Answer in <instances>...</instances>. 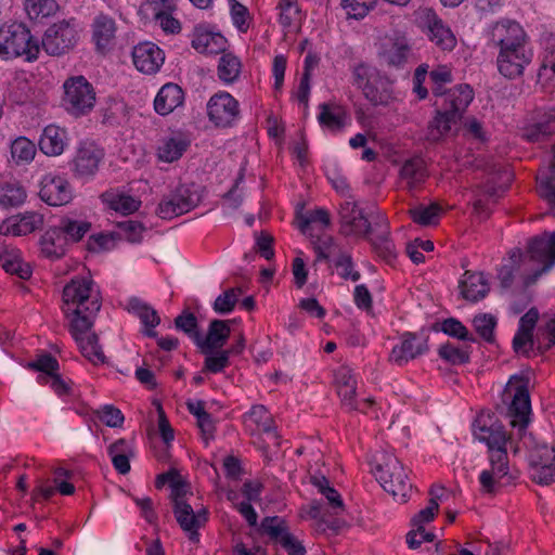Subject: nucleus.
<instances>
[{
    "label": "nucleus",
    "instance_id": "f257e3e1",
    "mask_svg": "<svg viewBox=\"0 0 555 555\" xmlns=\"http://www.w3.org/2000/svg\"><path fill=\"white\" fill-rule=\"evenodd\" d=\"M474 435L488 447L490 469L479 475L481 491L494 493L496 481L506 477L509 472L506 443L509 439L504 426L493 414H480L474 423Z\"/></svg>",
    "mask_w": 555,
    "mask_h": 555
},
{
    "label": "nucleus",
    "instance_id": "f03ea898",
    "mask_svg": "<svg viewBox=\"0 0 555 555\" xmlns=\"http://www.w3.org/2000/svg\"><path fill=\"white\" fill-rule=\"evenodd\" d=\"M446 85H434L433 94L437 107L434 118L427 127L428 141L438 142L447 135L452 127L463 117L467 107L474 100V90L467 83L457 85L446 90Z\"/></svg>",
    "mask_w": 555,
    "mask_h": 555
},
{
    "label": "nucleus",
    "instance_id": "7ed1b4c3",
    "mask_svg": "<svg viewBox=\"0 0 555 555\" xmlns=\"http://www.w3.org/2000/svg\"><path fill=\"white\" fill-rule=\"evenodd\" d=\"M62 311L75 331L91 330L102 302L91 276H75L63 288Z\"/></svg>",
    "mask_w": 555,
    "mask_h": 555
},
{
    "label": "nucleus",
    "instance_id": "20e7f679",
    "mask_svg": "<svg viewBox=\"0 0 555 555\" xmlns=\"http://www.w3.org/2000/svg\"><path fill=\"white\" fill-rule=\"evenodd\" d=\"M502 401L506 405V417L513 429L522 438L531 423V399L529 392V379L521 375H513L502 395Z\"/></svg>",
    "mask_w": 555,
    "mask_h": 555
},
{
    "label": "nucleus",
    "instance_id": "39448f33",
    "mask_svg": "<svg viewBox=\"0 0 555 555\" xmlns=\"http://www.w3.org/2000/svg\"><path fill=\"white\" fill-rule=\"evenodd\" d=\"M39 52L40 44L25 24L14 22L0 26V59L24 57L27 62H34Z\"/></svg>",
    "mask_w": 555,
    "mask_h": 555
},
{
    "label": "nucleus",
    "instance_id": "423d86ee",
    "mask_svg": "<svg viewBox=\"0 0 555 555\" xmlns=\"http://www.w3.org/2000/svg\"><path fill=\"white\" fill-rule=\"evenodd\" d=\"M202 188L195 183H182L160 199L156 214L164 220H171L189 212L202 201Z\"/></svg>",
    "mask_w": 555,
    "mask_h": 555
},
{
    "label": "nucleus",
    "instance_id": "0eeeda50",
    "mask_svg": "<svg viewBox=\"0 0 555 555\" xmlns=\"http://www.w3.org/2000/svg\"><path fill=\"white\" fill-rule=\"evenodd\" d=\"M63 88V105L69 114L79 117L87 115L93 109L95 91L86 77H69L65 80Z\"/></svg>",
    "mask_w": 555,
    "mask_h": 555
},
{
    "label": "nucleus",
    "instance_id": "6e6552de",
    "mask_svg": "<svg viewBox=\"0 0 555 555\" xmlns=\"http://www.w3.org/2000/svg\"><path fill=\"white\" fill-rule=\"evenodd\" d=\"M79 40L75 18L59 21L47 28L41 47L51 56H61L73 50Z\"/></svg>",
    "mask_w": 555,
    "mask_h": 555
},
{
    "label": "nucleus",
    "instance_id": "1a4fd4ad",
    "mask_svg": "<svg viewBox=\"0 0 555 555\" xmlns=\"http://www.w3.org/2000/svg\"><path fill=\"white\" fill-rule=\"evenodd\" d=\"M415 21L429 40L440 50L452 51L456 47V38L452 29L433 8L420 7L415 11Z\"/></svg>",
    "mask_w": 555,
    "mask_h": 555
},
{
    "label": "nucleus",
    "instance_id": "9d476101",
    "mask_svg": "<svg viewBox=\"0 0 555 555\" xmlns=\"http://www.w3.org/2000/svg\"><path fill=\"white\" fill-rule=\"evenodd\" d=\"M429 335L430 328L428 326H423L417 332L402 333L400 343L392 348L388 360L402 366L426 354L429 351Z\"/></svg>",
    "mask_w": 555,
    "mask_h": 555
},
{
    "label": "nucleus",
    "instance_id": "9b49d317",
    "mask_svg": "<svg viewBox=\"0 0 555 555\" xmlns=\"http://www.w3.org/2000/svg\"><path fill=\"white\" fill-rule=\"evenodd\" d=\"M384 491L389 493L395 502L406 503L411 496L412 485L408 474L398 457L384 450Z\"/></svg>",
    "mask_w": 555,
    "mask_h": 555
},
{
    "label": "nucleus",
    "instance_id": "f8f14e48",
    "mask_svg": "<svg viewBox=\"0 0 555 555\" xmlns=\"http://www.w3.org/2000/svg\"><path fill=\"white\" fill-rule=\"evenodd\" d=\"M261 534L269 537V540L280 545L288 555H306L307 551L291 531L286 520L279 516L264 517L259 526Z\"/></svg>",
    "mask_w": 555,
    "mask_h": 555
},
{
    "label": "nucleus",
    "instance_id": "ddd939ff",
    "mask_svg": "<svg viewBox=\"0 0 555 555\" xmlns=\"http://www.w3.org/2000/svg\"><path fill=\"white\" fill-rule=\"evenodd\" d=\"M487 37L489 46L503 49H511L527 43V34L522 26L511 18H501L492 23L488 30Z\"/></svg>",
    "mask_w": 555,
    "mask_h": 555
},
{
    "label": "nucleus",
    "instance_id": "4468645a",
    "mask_svg": "<svg viewBox=\"0 0 555 555\" xmlns=\"http://www.w3.org/2000/svg\"><path fill=\"white\" fill-rule=\"evenodd\" d=\"M206 108L209 121L218 128H230L240 117V104L227 91H219L211 95Z\"/></svg>",
    "mask_w": 555,
    "mask_h": 555
},
{
    "label": "nucleus",
    "instance_id": "2eb2a0df",
    "mask_svg": "<svg viewBox=\"0 0 555 555\" xmlns=\"http://www.w3.org/2000/svg\"><path fill=\"white\" fill-rule=\"evenodd\" d=\"M532 51L527 46H519L499 51L496 56L498 70L508 79H515L524 74L527 65L531 63Z\"/></svg>",
    "mask_w": 555,
    "mask_h": 555
},
{
    "label": "nucleus",
    "instance_id": "dca6fc26",
    "mask_svg": "<svg viewBox=\"0 0 555 555\" xmlns=\"http://www.w3.org/2000/svg\"><path fill=\"white\" fill-rule=\"evenodd\" d=\"M429 178V170L426 160L414 155L403 160L398 172V183L400 188L412 193L423 188Z\"/></svg>",
    "mask_w": 555,
    "mask_h": 555
},
{
    "label": "nucleus",
    "instance_id": "f3484780",
    "mask_svg": "<svg viewBox=\"0 0 555 555\" xmlns=\"http://www.w3.org/2000/svg\"><path fill=\"white\" fill-rule=\"evenodd\" d=\"M39 197L50 206H63L73 199V189L66 178L47 173L40 181Z\"/></svg>",
    "mask_w": 555,
    "mask_h": 555
},
{
    "label": "nucleus",
    "instance_id": "a211bd4d",
    "mask_svg": "<svg viewBox=\"0 0 555 555\" xmlns=\"http://www.w3.org/2000/svg\"><path fill=\"white\" fill-rule=\"evenodd\" d=\"M104 158V151L93 142H83L73 159V173L80 179L92 178Z\"/></svg>",
    "mask_w": 555,
    "mask_h": 555
},
{
    "label": "nucleus",
    "instance_id": "6ab92c4d",
    "mask_svg": "<svg viewBox=\"0 0 555 555\" xmlns=\"http://www.w3.org/2000/svg\"><path fill=\"white\" fill-rule=\"evenodd\" d=\"M354 83L360 88L373 105L382 103V93L379 91L380 74L379 70L367 64H360L353 70Z\"/></svg>",
    "mask_w": 555,
    "mask_h": 555
},
{
    "label": "nucleus",
    "instance_id": "aec40b11",
    "mask_svg": "<svg viewBox=\"0 0 555 555\" xmlns=\"http://www.w3.org/2000/svg\"><path fill=\"white\" fill-rule=\"evenodd\" d=\"M172 509L177 522L188 533L190 541L197 543L199 541L198 529L208 520L207 511L202 509L195 513L189 503H180Z\"/></svg>",
    "mask_w": 555,
    "mask_h": 555
},
{
    "label": "nucleus",
    "instance_id": "412c9836",
    "mask_svg": "<svg viewBox=\"0 0 555 555\" xmlns=\"http://www.w3.org/2000/svg\"><path fill=\"white\" fill-rule=\"evenodd\" d=\"M527 253L530 258L543 264V271L555 264V233L544 232L529 240Z\"/></svg>",
    "mask_w": 555,
    "mask_h": 555
},
{
    "label": "nucleus",
    "instance_id": "4be33fe9",
    "mask_svg": "<svg viewBox=\"0 0 555 555\" xmlns=\"http://www.w3.org/2000/svg\"><path fill=\"white\" fill-rule=\"evenodd\" d=\"M164 52L153 42H142L132 50L135 68L144 74L156 73L164 63Z\"/></svg>",
    "mask_w": 555,
    "mask_h": 555
},
{
    "label": "nucleus",
    "instance_id": "5701e85b",
    "mask_svg": "<svg viewBox=\"0 0 555 555\" xmlns=\"http://www.w3.org/2000/svg\"><path fill=\"white\" fill-rule=\"evenodd\" d=\"M340 231L345 235H366L371 231L369 220L352 202H345L340 206Z\"/></svg>",
    "mask_w": 555,
    "mask_h": 555
},
{
    "label": "nucleus",
    "instance_id": "b1692460",
    "mask_svg": "<svg viewBox=\"0 0 555 555\" xmlns=\"http://www.w3.org/2000/svg\"><path fill=\"white\" fill-rule=\"evenodd\" d=\"M230 326L228 321L215 319L209 323L208 332L205 337L199 334L198 343L195 345L199 348L202 353H209L210 351L222 349L230 337Z\"/></svg>",
    "mask_w": 555,
    "mask_h": 555
},
{
    "label": "nucleus",
    "instance_id": "393cba45",
    "mask_svg": "<svg viewBox=\"0 0 555 555\" xmlns=\"http://www.w3.org/2000/svg\"><path fill=\"white\" fill-rule=\"evenodd\" d=\"M553 134H555V108L539 113L533 122L524 129V138L532 143L544 141Z\"/></svg>",
    "mask_w": 555,
    "mask_h": 555
},
{
    "label": "nucleus",
    "instance_id": "a878e982",
    "mask_svg": "<svg viewBox=\"0 0 555 555\" xmlns=\"http://www.w3.org/2000/svg\"><path fill=\"white\" fill-rule=\"evenodd\" d=\"M462 296L469 301L477 302L489 293V283L481 272L465 271L459 282Z\"/></svg>",
    "mask_w": 555,
    "mask_h": 555
},
{
    "label": "nucleus",
    "instance_id": "bb28decb",
    "mask_svg": "<svg viewBox=\"0 0 555 555\" xmlns=\"http://www.w3.org/2000/svg\"><path fill=\"white\" fill-rule=\"evenodd\" d=\"M127 310L140 319L144 325V335L149 337L157 336L154 328L160 323V318L152 306L138 297H131L127 302Z\"/></svg>",
    "mask_w": 555,
    "mask_h": 555
},
{
    "label": "nucleus",
    "instance_id": "cd10ccee",
    "mask_svg": "<svg viewBox=\"0 0 555 555\" xmlns=\"http://www.w3.org/2000/svg\"><path fill=\"white\" fill-rule=\"evenodd\" d=\"M184 102V92L181 87L169 82L164 85L154 100L155 112L166 116L181 106Z\"/></svg>",
    "mask_w": 555,
    "mask_h": 555
},
{
    "label": "nucleus",
    "instance_id": "c85d7f7f",
    "mask_svg": "<svg viewBox=\"0 0 555 555\" xmlns=\"http://www.w3.org/2000/svg\"><path fill=\"white\" fill-rule=\"evenodd\" d=\"M89 331L90 330L75 331L73 323L69 325V332L78 344L82 356L94 364L104 363L105 356L99 344L98 335L95 333H90L87 336H83Z\"/></svg>",
    "mask_w": 555,
    "mask_h": 555
},
{
    "label": "nucleus",
    "instance_id": "c756f323",
    "mask_svg": "<svg viewBox=\"0 0 555 555\" xmlns=\"http://www.w3.org/2000/svg\"><path fill=\"white\" fill-rule=\"evenodd\" d=\"M41 254L51 260L62 258L67 250L68 244L59 225L51 227L44 231L39 240Z\"/></svg>",
    "mask_w": 555,
    "mask_h": 555
},
{
    "label": "nucleus",
    "instance_id": "7c9ffc66",
    "mask_svg": "<svg viewBox=\"0 0 555 555\" xmlns=\"http://www.w3.org/2000/svg\"><path fill=\"white\" fill-rule=\"evenodd\" d=\"M66 145V130L55 125L47 126L39 140L40 151L49 156H57L63 153Z\"/></svg>",
    "mask_w": 555,
    "mask_h": 555
},
{
    "label": "nucleus",
    "instance_id": "2f4dec72",
    "mask_svg": "<svg viewBox=\"0 0 555 555\" xmlns=\"http://www.w3.org/2000/svg\"><path fill=\"white\" fill-rule=\"evenodd\" d=\"M191 44L199 53L223 54L227 50L228 40L219 33L198 31L194 35Z\"/></svg>",
    "mask_w": 555,
    "mask_h": 555
},
{
    "label": "nucleus",
    "instance_id": "473e14b6",
    "mask_svg": "<svg viewBox=\"0 0 555 555\" xmlns=\"http://www.w3.org/2000/svg\"><path fill=\"white\" fill-rule=\"evenodd\" d=\"M42 223L41 216L30 212L21 216L17 219H9L5 223L0 225V233L14 236H22L34 232Z\"/></svg>",
    "mask_w": 555,
    "mask_h": 555
},
{
    "label": "nucleus",
    "instance_id": "72a5a7b5",
    "mask_svg": "<svg viewBox=\"0 0 555 555\" xmlns=\"http://www.w3.org/2000/svg\"><path fill=\"white\" fill-rule=\"evenodd\" d=\"M430 333L442 332L446 335L468 343H477V338L467 330V327L455 318H448L442 321L434 322L428 326Z\"/></svg>",
    "mask_w": 555,
    "mask_h": 555
},
{
    "label": "nucleus",
    "instance_id": "f704fd0d",
    "mask_svg": "<svg viewBox=\"0 0 555 555\" xmlns=\"http://www.w3.org/2000/svg\"><path fill=\"white\" fill-rule=\"evenodd\" d=\"M93 40L99 50H104L115 37V21L107 15H99L93 22Z\"/></svg>",
    "mask_w": 555,
    "mask_h": 555
},
{
    "label": "nucleus",
    "instance_id": "c9c22d12",
    "mask_svg": "<svg viewBox=\"0 0 555 555\" xmlns=\"http://www.w3.org/2000/svg\"><path fill=\"white\" fill-rule=\"evenodd\" d=\"M190 146V141L182 137L165 139L157 149V157L165 163L178 160Z\"/></svg>",
    "mask_w": 555,
    "mask_h": 555
},
{
    "label": "nucleus",
    "instance_id": "e433bc0d",
    "mask_svg": "<svg viewBox=\"0 0 555 555\" xmlns=\"http://www.w3.org/2000/svg\"><path fill=\"white\" fill-rule=\"evenodd\" d=\"M57 225L68 245L80 242L91 230V222L87 220L72 219L68 217L62 218Z\"/></svg>",
    "mask_w": 555,
    "mask_h": 555
},
{
    "label": "nucleus",
    "instance_id": "4c0bfd02",
    "mask_svg": "<svg viewBox=\"0 0 555 555\" xmlns=\"http://www.w3.org/2000/svg\"><path fill=\"white\" fill-rule=\"evenodd\" d=\"M438 356L446 363L451 365H464L470 362L472 347H460L447 341L438 348Z\"/></svg>",
    "mask_w": 555,
    "mask_h": 555
},
{
    "label": "nucleus",
    "instance_id": "58836bf2",
    "mask_svg": "<svg viewBox=\"0 0 555 555\" xmlns=\"http://www.w3.org/2000/svg\"><path fill=\"white\" fill-rule=\"evenodd\" d=\"M104 203L108 205V207L117 212L122 215H129L137 211L141 202L135 199L134 197L126 194H116L113 192H105L101 195Z\"/></svg>",
    "mask_w": 555,
    "mask_h": 555
},
{
    "label": "nucleus",
    "instance_id": "ea45409f",
    "mask_svg": "<svg viewBox=\"0 0 555 555\" xmlns=\"http://www.w3.org/2000/svg\"><path fill=\"white\" fill-rule=\"evenodd\" d=\"M442 209L438 203H431L428 206L417 205L409 210L413 222L423 227L437 224Z\"/></svg>",
    "mask_w": 555,
    "mask_h": 555
},
{
    "label": "nucleus",
    "instance_id": "a19ab883",
    "mask_svg": "<svg viewBox=\"0 0 555 555\" xmlns=\"http://www.w3.org/2000/svg\"><path fill=\"white\" fill-rule=\"evenodd\" d=\"M319 109L318 121L322 127L331 131H340L345 127L346 114L340 107L332 111L327 103H321Z\"/></svg>",
    "mask_w": 555,
    "mask_h": 555
},
{
    "label": "nucleus",
    "instance_id": "79ce46f5",
    "mask_svg": "<svg viewBox=\"0 0 555 555\" xmlns=\"http://www.w3.org/2000/svg\"><path fill=\"white\" fill-rule=\"evenodd\" d=\"M26 367L31 371L42 373L43 375L38 376V382L40 384H47L48 377L59 372L60 364L55 357L51 353L44 352L38 356L37 359L29 361L26 364Z\"/></svg>",
    "mask_w": 555,
    "mask_h": 555
},
{
    "label": "nucleus",
    "instance_id": "37998d69",
    "mask_svg": "<svg viewBox=\"0 0 555 555\" xmlns=\"http://www.w3.org/2000/svg\"><path fill=\"white\" fill-rule=\"evenodd\" d=\"M242 69L240 59L233 53H223L218 63V77L224 83L237 80Z\"/></svg>",
    "mask_w": 555,
    "mask_h": 555
},
{
    "label": "nucleus",
    "instance_id": "c03bdc74",
    "mask_svg": "<svg viewBox=\"0 0 555 555\" xmlns=\"http://www.w3.org/2000/svg\"><path fill=\"white\" fill-rule=\"evenodd\" d=\"M473 327L477 335L487 344L495 341L496 318L490 313H479L472 320Z\"/></svg>",
    "mask_w": 555,
    "mask_h": 555
},
{
    "label": "nucleus",
    "instance_id": "a18cd8bd",
    "mask_svg": "<svg viewBox=\"0 0 555 555\" xmlns=\"http://www.w3.org/2000/svg\"><path fill=\"white\" fill-rule=\"evenodd\" d=\"M410 53L411 48L408 40L404 37H399L387 52V63L389 66L401 68L408 62Z\"/></svg>",
    "mask_w": 555,
    "mask_h": 555
},
{
    "label": "nucleus",
    "instance_id": "49530a36",
    "mask_svg": "<svg viewBox=\"0 0 555 555\" xmlns=\"http://www.w3.org/2000/svg\"><path fill=\"white\" fill-rule=\"evenodd\" d=\"M24 8L30 20H38L54 14L59 4L55 0H26Z\"/></svg>",
    "mask_w": 555,
    "mask_h": 555
},
{
    "label": "nucleus",
    "instance_id": "de8ad7c7",
    "mask_svg": "<svg viewBox=\"0 0 555 555\" xmlns=\"http://www.w3.org/2000/svg\"><path fill=\"white\" fill-rule=\"evenodd\" d=\"M298 220V228L304 234L309 233L311 224L313 223H320L323 228H327L331 224L330 214L324 208H317L306 214H300Z\"/></svg>",
    "mask_w": 555,
    "mask_h": 555
},
{
    "label": "nucleus",
    "instance_id": "09e8293b",
    "mask_svg": "<svg viewBox=\"0 0 555 555\" xmlns=\"http://www.w3.org/2000/svg\"><path fill=\"white\" fill-rule=\"evenodd\" d=\"M175 326L178 331L183 332L188 335L194 344L198 343L199 330L198 321L195 314L189 310H183L175 319Z\"/></svg>",
    "mask_w": 555,
    "mask_h": 555
},
{
    "label": "nucleus",
    "instance_id": "8fccbe9b",
    "mask_svg": "<svg viewBox=\"0 0 555 555\" xmlns=\"http://www.w3.org/2000/svg\"><path fill=\"white\" fill-rule=\"evenodd\" d=\"M11 155L17 163H29L36 155V145L29 139L20 137L11 144Z\"/></svg>",
    "mask_w": 555,
    "mask_h": 555
},
{
    "label": "nucleus",
    "instance_id": "3c124183",
    "mask_svg": "<svg viewBox=\"0 0 555 555\" xmlns=\"http://www.w3.org/2000/svg\"><path fill=\"white\" fill-rule=\"evenodd\" d=\"M203 354L205 356L204 371L209 373H220L230 364L231 351H225V349H217Z\"/></svg>",
    "mask_w": 555,
    "mask_h": 555
},
{
    "label": "nucleus",
    "instance_id": "603ef678",
    "mask_svg": "<svg viewBox=\"0 0 555 555\" xmlns=\"http://www.w3.org/2000/svg\"><path fill=\"white\" fill-rule=\"evenodd\" d=\"M378 0H341L340 5L350 18H363L376 4Z\"/></svg>",
    "mask_w": 555,
    "mask_h": 555
},
{
    "label": "nucleus",
    "instance_id": "864d4df0",
    "mask_svg": "<svg viewBox=\"0 0 555 555\" xmlns=\"http://www.w3.org/2000/svg\"><path fill=\"white\" fill-rule=\"evenodd\" d=\"M26 193L20 185L5 183L0 186V204L5 207H15L24 203Z\"/></svg>",
    "mask_w": 555,
    "mask_h": 555
},
{
    "label": "nucleus",
    "instance_id": "5fc2aeb1",
    "mask_svg": "<svg viewBox=\"0 0 555 555\" xmlns=\"http://www.w3.org/2000/svg\"><path fill=\"white\" fill-rule=\"evenodd\" d=\"M241 293L242 289L240 287L225 291L216 298L214 302V310L220 314L230 313L234 309L237 302V297Z\"/></svg>",
    "mask_w": 555,
    "mask_h": 555
},
{
    "label": "nucleus",
    "instance_id": "6e6d98bb",
    "mask_svg": "<svg viewBox=\"0 0 555 555\" xmlns=\"http://www.w3.org/2000/svg\"><path fill=\"white\" fill-rule=\"evenodd\" d=\"M298 0H280L278 9L280 10L279 23L287 28L296 21L300 10L297 5Z\"/></svg>",
    "mask_w": 555,
    "mask_h": 555
},
{
    "label": "nucleus",
    "instance_id": "4d7b16f0",
    "mask_svg": "<svg viewBox=\"0 0 555 555\" xmlns=\"http://www.w3.org/2000/svg\"><path fill=\"white\" fill-rule=\"evenodd\" d=\"M531 480L541 486H548L555 482V463L553 465L542 464L531 466Z\"/></svg>",
    "mask_w": 555,
    "mask_h": 555
},
{
    "label": "nucleus",
    "instance_id": "13d9d810",
    "mask_svg": "<svg viewBox=\"0 0 555 555\" xmlns=\"http://www.w3.org/2000/svg\"><path fill=\"white\" fill-rule=\"evenodd\" d=\"M438 511L439 504L437 498H431L428 502V505L412 517L411 526L413 528L423 529L425 524L434 520Z\"/></svg>",
    "mask_w": 555,
    "mask_h": 555
},
{
    "label": "nucleus",
    "instance_id": "bf43d9fd",
    "mask_svg": "<svg viewBox=\"0 0 555 555\" xmlns=\"http://www.w3.org/2000/svg\"><path fill=\"white\" fill-rule=\"evenodd\" d=\"M231 2V17L233 24L241 33H246L249 28V12L248 9L236 0H230Z\"/></svg>",
    "mask_w": 555,
    "mask_h": 555
},
{
    "label": "nucleus",
    "instance_id": "052dcab7",
    "mask_svg": "<svg viewBox=\"0 0 555 555\" xmlns=\"http://www.w3.org/2000/svg\"><path fill=\"white\" fill-rule=\"evenodd\" d=\"M118 229L125 233L126 238L130 243H140L142 233L145 230L143 223L134 220H126L117 223Z\"/></svg>",
    "mask_w": 555,
    "mask_h": 555
},
{
    "label": "nucleus",
    "instance_id": "680f3d73",
    "mask_svg": "<svg viewBox=\"0 0 555 555\" xmlns=\"http://www.w3.org/2000/svg\"><path fill=\"white\" fill-rule=\"evenodd\" d=\"M335 267L339 270V275L345 280L356 282L360 279V273L353 270L352 258L348 254L341 253L335 260Z\"/></svg>",
    "mask_w": 555,
    "mask_h": 555
},
{
    "label": "nucleus",
    "instance_id": "e2e57ef3",
    "mask_svg": "<svg viewBox=\"0 0 555 555\" xmlns=\"http://www.w3.org/2000/svg\"><path fill=\"white\" fill-rule=\"evenodd\" d=\"M427 75V64H421L420 66H417L413 75V93L420 101L425 100L428 96V90L424 86Z\"/></svg>",
    "mask_w": 555,
    "mask_h": 555
},
{
    "label": "nucleus",
    "instance_id": "0e129e2a",
    "mask_svg": "<svg viewBox=\"0 0 555 555\" xmlns=\"http://www.w3.org/2000/svg\"><path fill=\"white\" fill-rule=\"evenodd\" d=\"M513 349L516 353L529 357L533 349V334L517 330L513 338Z\"/></svg>",
    "mask_w": 555,
    "mask_h": 555
},
{
    "label": "nucleus",
    "instance_id": "69168bd1",
    "mask_svg": "<svg viewBox=\"0 0 555 555\" xmlns=\"http://www.w3.org/2000/svg\"><path fill=\"white\" fill-rule=\"evenodd\" d=\"M539 191L543 199L548 204L555 205V166H553L550 176L539 181Z\"/></svg>",
    "mask_w": 555,
    "mask_h": 555
},
{
    "label": "nucleus",
    "instance_id": "338daca9",
    "mask_svg": "<svg viewBox=\"0 0 555 555\" xmlns=\"http://www.w3.org/2000/svg\"><path fill=\"white\" fill-rule=\"evenodd\" d=\"M436 535L433 532H428L423 529L414 528L406 534V543L410 548L416 550L418 548L423 542H433Z\"/></svg>",
    "mask_w": 555,
    "mask_h": 555
},
{
    "label": "nucleus",
    "instance_id": "774afa93",
    "mask_svg": "<svg viewBox=\"0 0 555 555\" xmlns=\"http://www.w3.org/2000/svg\"><path fill=\"white\" fill-rule=\"evenodd\" d=\"M99 417L108 427H120L125 420L121 411L113 405H105Z\"/></svg>",
    "mask_w": 555,
    "mask_h": 555
}]
</instances>
